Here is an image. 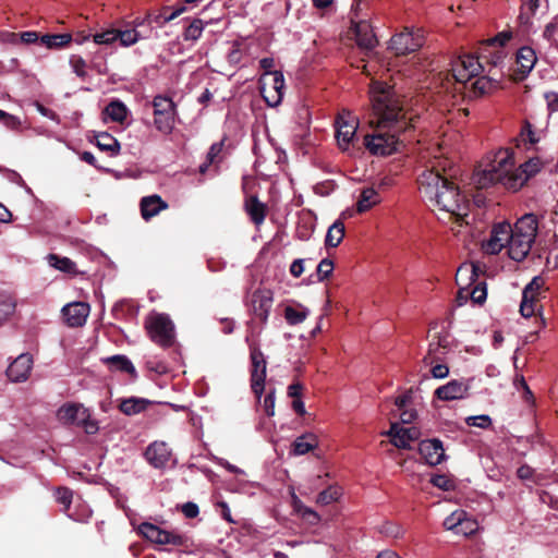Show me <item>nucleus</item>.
Masks as SVG:
<instances>
[{
    "label": "nucleus",
    "instance_id": "44",
    "mask_svg": "<svg viewBox=\"0 0 558 558\" xmlns=\"http://www.w3.org/2000/svg\"><path fill=\"white\" fill-rule=\"evenodd\" d=\"M204 31V22L201 19H195L192 23L185 28L183 33L184 40H197Z\"/></svg>",
    "mask_w": 558,
    "mask_h": 558
},
{
    "label": "nucleus",
    "instance_id": "16",
    "mask_svg": "<svg viewBox=\"0 0 558 558\" xmlns=\"http://www.w3.org/2000/svg\"><path fill=\"white\" fill-rule=\"evenodd\" d=\"M284 76L281 71H275L265 82H260V94L270 107L280 105L283 97Z\"/></svg>",
    "mask_w": 558,
    "mask_h": 558
},
{
    "label": "nucleus",
    "instance_id": "25",
    "mask_svg": "<svg viewBox=\"0 0 558 558\" xmlns=\"http://www.w3.org/2000/svg\"><path fill=\"white\" fill-rule=\"evenodd\" d=\"M89 305L84 302H72L62 307V315L68 326L82 327L88 317Z\"/></svg>",
    "mask_w": 558,
    "mask_h": 558
},
{
    "label": "nucleus",
    "instance_id": "50",
    "mask_svg": "<svg viewBox=\"0 0 558 558\" xmlns=\"http://www.w3.org/2000/svg\"><path fill=\"white\" fill-rule=\"evenodd\" d=\"M465 423L469 426H475L486 429L492 426V417L487 414L471 415L465 418Z\"/></svg>",
    "mask_w": 558,
    "mask_h": 558
},
{
    "label": "nucleus",
    "instance_id": "4",
    "mask_svg": "<svg viewBox=\"0 0 558 558\" xmlns=\"http://www.w3.org/2000/svg\"><path fill=\"white\" fill-rule=\"evenodd\" d=\"M484 69L478 58L474 56L464 54L451 63V73L456 82L466 84L472 78L476 80L472 83L475 95H483L492 92L497 87L499 80L490 76H478Z\"/></svg>",
    "mask_w": 558,
    "mask_h": 558
},
{
    "label": "nucleus",
    "instance_id": "39",
    "mask_svg": "<svg viewBox=\"0 0 558 558\" xmlns=\"http://www.w3.org/2000/svg\"><path fill=\"white\" fill-rule=\"evenodd\" d=\"M47 260L51 267L62 272L74 274L76 271L75 263L69 257H61L57 254H49L47 256Z\"/></svg>",
    "mask_w": 558,
    "mask_h": 558
},
{
    "label": "nucleus",
    "instance_id": "51",
    "mask_svg": "<svg viewBox=\"0 0 558 558\" xmlns=\"http://www.w3.org/2000/svg\"><path fill=\"white\" fill-rule=\"evenodd\" d=\"M73 498V492L68 487H58L56 489V499L64 506V510H69Z\"/></svg>",
    "mask_w": 558,
    "mask_h": 558
},
{
    "label": "nucleus",
    "instance_id": "43",
    "mask_svg": "<svg viewBox=\"0 0 558 558\" xmlns=\"http://www.w3.org/2000/svg\"><path fill=\"white\" fill-rule=\"evenodd\" d=\"M307 438H312V435H303L298 437L293 442V449L292 452L295 456H303L307 452H310L315 447L314 441H307Z\"/></svg>",
    "mask_w": 558,
    "mask_h": 558
},
{
    "label": "nucleus",
    "instance_id": "46",
    "mask_svg": "<svg viewBox=\"0 0 558 558\" xmlns=\"http://www.w3.org/2000/svg\"><path fill=\"white\" fill-rule=\"evenodd\" d=\"M93 41L96 45L110 46L117 41V29L110 28L93 35Z\"/></svg>",
    "mask_w": 558,
    "mask_h": 558
},
{
    "label": "nucleus",
    "instance_id": "31",
    "mask_svg": "<svg viewBox=\"0 0 558 558\" xmlns=\"http://www.w3.org/2000/svg\"><path fill=\"white\" fill-rule=\"evenodd\" d=\"M536 53L531 47H522L517 52V64L522 75H527L536 63Z\"/></svg>",
    "mask_w": 558,
    "mask_h": 558
},
{
    "label": "nucleus",
    "instance_id": "56",
    "mask_svg": "<svg viewBox=\"0 0 558 558\" xmlns=\"http://www.w3.org/2000/svg\"><path fill=\"white\" fill-rule=\"evenodd\" d=\"M259 66L264 70L263 75L259 78L260 82H265V80H268L270 75L275 72L272 68L275 66V59L274 58H263L259 61Z\"/></svg>",
    "mask_w": 558,
    "mask_h": 558
},
{
    "label": "nucleus",
    "instance_id": "7",
    "mask_svg": "<svg viewBox=\"0 0 558 558\" xmlns=\"http://www.w3.org/2000/svg\"><path fill=\"white\" fill-rule=\"evenodd\" d=\"M151 106L154 109L155 129L165 135L171 134L175 126V118L178 114L177 106L173 100L163 95H156L153 98Z\"/></svg>",
    "mask_w": 558,
    "mask_h": 558
},
{
    "label": "nucleus",
    "instance_id": "23",
    "mask_svg": "<svg viewBox=\"0 0 558 558\" xmlns=\"http://www.w3.org/2000/svg\"><path fill=\"white\" fill-rule=\"evenodd\" d=\"M33 367V356L29 353L20 354L7 368V376L11 381H25Z\"/></svg>",
    "mask_w": 558,
    "mask_h": 558
},
{
    "label": "nucleus",
    "instance_id": "55",
    "mask_svg": "<svg viewBox=\"0 0 558 558\" xmlns=\"http://www.w3.org/2000/svg\"><path fill=\"white\" fill-rule=\"evenodd\" d=\"M521 17L523 15H526L529 19L530 16L534 15L539 8V0H521Z\"/></svg>",
    "mask_w": 558,
    "mask_h": 558
},
{
    "label": "nucleus",
    "instance_id": "53",
    "mask_svg": "<svg viewBox=\"0 0 558 558\" xmlns=\"http://www.w3.org/2000/svg\"><path fill=\"white\" fill-rule=\"evenodd\" d=\"M333 270V263L332 260L328 258H324L319 262L317 265V277L318 281H324L326 278H328Z\"/></svg>",
    "mask_w": 558,
    "mask_h": 558
},
{
    "label": "nucleus",
    "instance_id": "36",
    "mask_svg": "<svg viewBox=\"0 0 558 558\" xmlns=\"http://www.w3.org/2000/svg\"><path fill=\"white\" fill-rule=\"evenodd\" d=\"M480 50V56L477 58L485 59L486 62L492 64L494 68L500 66L507 56L505 49H498L497 47L487 49L486 43H482Z\"/></svg>",
    "mask_w": 558,
    "mask_h": 558
},
{
    "label": "nucleus",
    "instance_id": "52",
    "mask_svg": "<svg viewBox=\"0 0 558 558\" xmlns=\"http://www.w3.org/2000/svg\"><path fill=\"white\" fill-rule=\"evenodd\" d=\"M521 137L524 142H529L532 145L541 141V136L533 130V125L529 121H525L521 130Z\"/></svg>",
    "mask_w": 558,
    "mask_h": 558
},
{
    "label": "nucleus",
    "instance_id": "33",
    "mask_svg": "<svg viewBox=\"0 0 558 558\" xmlns=\"http://www.w3.org/2000/svg\"><path fill=\"white\" fill-rule=\"evenodd\" d=\"M96 146L104 151L110 154V156H116L120 151V143L113 137L111 134L107 132H101L95 136Z\"/></svg>",
    "mask_w": 558,
    "mask_h": 558
},
{
    "label": "nucleus",
    "instance_id": "64",
    "mask_svg": "<svg viewBox=\"0 0 558 558\" xmlns=\"http://www.w3.org/2000/svg\"><path fill=\"white\" fill-rule=\"evenodd\" d=\"M432 376L437 379H444L449 375V367L445 364H437L432 367Z\"/></svg>",
    "mask_w": 558,
    "mask_h": 558
},
{
    "label": "nucleus",
    "instance_id": "35",
    "mask_svg": "<svg viewBox=\"0 0 558 558\" xmlns=\"http://www.w3.org/2000/svg\"><path fill=\"white\" fill-rule=\"evenodd\" d=\"M104 113L108 116L112 121L122 123L128 118L129 109L124 102L116 99L110 101L105 107Z\"/></svg>",
    "mask_w": 558,
    "mask_h": 558
},
{
    "label": "nucleus",
    "instance_id": "45",
    "mask_svg": "<svg viewBox=\"0 0 558 558\" xmlns=\"http://www.w3.org/2000/svg\"><path fill=\"white\" fill-rule=\"evenodd\" d=\"M512 38V32L510 31H502L498 33L496 36L485 40L486 48H498L504 49L505 45Z\"/></svg>",
    "mask_w": 558,
    "mask_h": 558
},
{
    "label": "nucleus",
    "instance_id": "6",
    "mask_svg": "<svg viewBox=\"0 0 558 558\" xmlns=\"http://www.w3.org/2000/svg\"><path fill=\"white\" fill-rule=\"evenodd\" d=\"M148 336L161 348H170L175 340V328L170 316L165 313H153L145 322Z\"/></svg>",
    "mask_w": 558,
    "mask_h": 558
},
{
    "label": "nucleus",
    "instance_id": "49",
    "mask_svg": "<svg viewBox=\"0 0 558 558\" xmlns=\"http://www.w3.org/2000/svg\"><path fill=\"white\" fill-rule=\"evenodd\" d=\"M69 63L71 65L72 71L78 76V77H85L87 75L86 72V61L83 57L78 54H72L70 57Z\"/></svg>",
    "mask_w": 558,
    "mask_h": 558
},
{
    "label": "nucleus",
    "instance_id": "17",
    "mask_svg": "<svg viewBox=\"0 0 558 558\" xmlns=\"http://www.w3.org/2000/svg\"><path fill=\"white\" fill-rule=\"evenodd\" d=\"M544 167L539 157H532L519 168L514 169L512 181H508V190H520L531 178L535 177Z\"/></svg>",
    "mask_w": 558,
    "mask_h": 558
},
{
    "label": "nucleus",
    "instance_id": "1",
    "mask_svg": "<svg viewBox=\"0 0 558 558\" xmlns=\"http://www.w3.org/2000/svg\"><path fill=\"white\" fill-rule=\"evenodd\" d=\"M371 95L378 117V130L364 137V145L374 156H389L397 153L403 145L400 134L407 131L408 122L391 86L375 82L372 85Z\"/></svg>",
    "mask_w": 558,
    "mask_h": 558
},
{
    "label": "nucleus",
    "instance_id": "12",
    "mask_svg": "<svg viewBox=\"0 0 558 558\" xmlns=\"http://www.w3.org/2000/svg\"><path fill=\"white\" fill-rule=\"evenodd\" d=\"M361 10V8H352L353 15L351 22L353 24L356 44L362 49L372 50L377 45V38L371 23L360 14Z\"/></svg>",
    "mask_w": 558,
    "mask_h": 558
},
{
    "label": "nucleus",
    "instance_id": "40",
    "mask_svg": "<svg viewBox=\"0 0 558 558\" xmlns=\"http://www.w3.org/2000/svg\"><path fill=\"white\" fill-rule=\"evenodd\" d=\"M246 210L251 220L256 226H259L264 222L266 216L265 206L257 199V197H252L250 199V202L246 204Z\"/></svg>",
    "mask_w": 558,
    "mask_h": 558
},
{
    "label": "nucleus",
    "instance_id": "13",
    "mask_svg": "<svg viewBox=\"0 0 558 558\" xmlns=\"http://www.w3.org/2000/svg\"><path fill=\"white\" fill-rule=\"evenodd\" d=\"M447 531L458 536H470L478 530V523L464 510H456L450 513L442 523Z\"/></svg>",
    "mask_w": 558,
    "mask_h": 558
},
{
    "label": "nucleus",
    "instance_id": "14",
    "mask_svg": "<svg viewBox=\"0 0 558 558\" xmlns=\"http://www.w3.org/2000/svg\"><path fill=\"white\" fill-rule=\"evenodd\" d=\"M359 122L349 111H342L336 119V138L341 150H348L355 137Z\"/></svg>",
    "mask_w": 558,
    "mask_h": 558
},
{
    "label": "nucleus",
    "instance_id": "20",
    "mask_svg": "<svg viewBox=\"0 0 558 558\" xmlns=\"http://www.w3.org/2000/svg\"><path fill=\"white\" fill-rule=\"evenodd\" d=\"M470 380L451 379L435 390V397L442 401L461 400L469 396Z\"/></svg>",
    "mask_w": 558,
    "mask_h": 558
},
{
    "label": "nucleus",
    "instance_id": "11",
    "mask_svg": "<svg viewBox=\"0 0 558 558\" xmlns=\"http://www.w3.org/2000/svg\"><path fill=\"white\" fill-rule=\"evenodd\" d=\"M138 532L146 539L158 545L182 546L185 544V536H183L182 534L175 531L162 530L159 526L149 522H143L138 526Z\"/></svg>",
    "mask_w": 558,
    "mask_h": 558
},
{
    "label": "nucleus",
    "instance_id": "38",
    "mask_svg": "<svg viewBox=\"0 0 558 558\" xmlns=\"http://www.w3.org/2000/svg\"><path fill=\"white\" fill-rule=\"evenodd\" d=\"M308 315L310 310L301 304H299L296 307L287 306L284 308V318L287 323L291 326L303 323Z\"/></svg>",
    "mask_w": 558,
    "mask_h": 558
},
{
    "label": "nucleus",
    "instance_id": "62",
    "mask_svg": "<svg viewBox=\"0 0 558 558\" xmlns=\"http://www.w3.org/2000/svg\"><path fill=\"white\" fill-rule=\"evenodd\" d=\"M215 462L225 468L227 471L231 472V473H234V474H240V475H244L245 474V471L238 468L236 465L234 464H231L229 461H227L226 459L223 458H215Z\"/></svg>",
    "mask_w": 558,
    "mask_h": 558
},
{
    "label": "nucleus",
    "instance_id": "34",
    "mask_svg": "<svg viewBox=\"0 0 558 558\" xmlns=\"http://www.w3.org/2000/svg\"><path fill=\"white\" fill-rule=\"evenodd\" d=\"M149 401L144 398L131 397L120 403V411L125 415H135L146 410Z\"/></svg>",
    "mask_w": 558,
    "mask_h": 558
},
{
    "label": "nucleus",
    "instance_id": "27",
    "mask_svg": "<svg viewBox=\"0 0 558 558\" xmlns=\"http://www.w3.org/2000/svg\"><path fill=\"white\" fill-rule=\"evenodd\" d=\"M140 207L143 219L147 221L158 215L161 210L167 209L168 204L159 195L154 194L143 197L141 199Z\"/></svg>",
    "mask_w": 558,
    "mask_h": 558
},
{
    "label": "nucleus",
    "instance_id": "2",
    "mask_svg": "<svg viewBox=\"0 0 558 558\" xmlns=\"http://www.w3.org/2000/svg\"><path fill=\"white\" fill-rule=\"evenodd\" d=\"M420 190L439 210L457 218H463L469 213V201L460 190L439 172L425 170L418 178Z\"/></svg>",
    "mask_w": 558,
    "mask_h": 558
},
{
    "label": "nucleus",
    "instance_id": "37",
    "mask_svg": "<svg viewBox=\"0 0 558 558\" xmlns=\"http://www.w3.org/2000/svg\"><path fill=\"white\" fill-rule=\"evenodd\" d=\"M344 236V223L341 220H336L328 229L325 244L329 247H337Z\"/></svg>",
    "mask_w": 558,
    "mask_h": 558
},
{
    "label": "nucleus",
    "instance_id": "30",
    "mask_svg": "<svg viewBox=\"0 0 558 558\" xmlns=\"http://www.w3.org/2000/svg\"><path fill=\"white\" fill-rule=\"evenodd\" d=\"M380 202L381 197L377 190H375L373 186L364 187L361 191L359 201L356 203V210L360 214L365 213Z\"/></svg>",
    "mask_w": 558,
    "mask_h": 558
},
{
    "label": "nucleus",
    "instance_id": "18",
    "mask_svg": "<svg viewBox=\"0 0 558 558\" xmlns=\"http://www.w3.org/2000/svg\"><path fill=\"white\" fill-rule=\"evenodd\" d=\"M511 240V225L502 221L496 223L490 232V238L485 244V251L489 254H498L502 248L508 247Z\"/></svg>",
    "mask_w": 558,
    "mask_h": 558
},
{
    "label": "nucleus",
    "instance_id": "22",
    "mask_svg": "<svg viewBox=\"0 0 558 558\" xmlns=\"http://www.w3.org/2000/svg\"><path fill=\"white\" fill-rule=\"evenodd\" d=\"M544 280L542 277H534L522 291V301L520 304V312L522 316L530 317L535 311V301L541 291Z\"/></svg>",
    "mask_w": 558,
    "mask_h": 558
},
{
    "label": "nucleus",
    "instance_id": "26",
    "mask_svg": "<svg viewBox=\"0 0 558 558\" xmlns=\"http://www.w3.org/2000/svg\"><path fill=\"white\" fill-rule=\"evenodd\" d=\"M86 409L87 408L81 403H65L57 411V417L63 425L77 426Z\"/></svg>",
    "mask_w": 558,
    "mask_h": 558
},
{
    "label": "nucleus",
    "instance_id": "15",
    "mask_svg": "<svg viewBox=\"0 0 558 558\" xmlns=\"http://www.w3.org/2000/svg\"><path fill=\"white\" fill-rule=\"evenodd\" d=\"M423 43L424 38L418 32L414 33L405 28L403 32L391 37L389 48L395 51L396 54H407L420 49Z\"/></svg>",
    "mask_w": 558,
    "mask_h": 558
},
{
    "label": "nucleus",
    "instance_id": "60",
    "mask_svg": "<svg viewBox=\"0 0 558 558\" xmlns=\"http://www.w3.org/2000/svg\"><path fill=\"white\" fill-rule=\"evenodd\" d=\"M181 510H182V513L187 519L196 518L199 513L198 506L193 501H187V502L183 504Z\"/></svg>",
    "mask_w": 558,
    "mask_h": 558
},
{
    "label": "nucleus",
    "instance_id": "59",
    "mask_svg": "<svg viewBox=\"0 0 558 558\" xmlns=\"http://www.w3.org/2000/svg\"><path fill=\"white\" fill-rule=\"evenodd\" d=\"M222 147H223V141L211 144L208 153L206 154L205 160H207L208 162L215 163L217 157L222 151Z\"/></svg>",
    "mask_w": 558,
    "mask_h": 558
},
{
    "label": "nucleus",
    "instance_id": "48",
    "mask_svg": "<svg viewBox=\"0 0 558 558\" xmlns=\"http://www.w3.org/2000/svg\"><path fill=\"white\" fill-rule=\"evenodd\" d=\"M165 11H170V7H163L159 13H147L149 28H154V25H156L157 27H162L167 24V19H165ZM154 34L157 35L155 29H153V35Z\"/></svg>",
    "mask_w": 558,
    "mask_h": 558
},
{
    "label": "nucleus",
    "instance_id": "63",
    "mask_svg": "<svg viewBox=\"0 0 558 558\" xmlns=\"http://www.w3.org/2000/svg\"><path fill=\"white\" fill-rule=\"evenodd\" d=\"M0 43L9 45H19V33L9 31L0 32Z\"/></svg>",
    "mask_w": 558,
    "mask_h": 558
},
{
    "label": "nucleus",
    "instance_id": "24",
    "mask_svg": "<svg viewBox=\"0 0 558 558\" xmlns=\"http://www.w3.org/2000/svg\"><path fill=\"white\" fill-rule=\"evenodd\" d=\"M385 434L391 438L392 445L400 449H410L411 442L418 437L415 427H401L398 423H392Z\"/></svg>",
    "mask_w": 558,
    "mask_h": 558
},
{
    "label": "nucleus",
    "instance_id": "54",
    "mask_svg": "<svg viewBox=\"0 0 558 558\" xmlns=\"http://www.w3.org/2000/svg\"><path fill=\"white\" fill-rule=\"evenodd\" d=\"M430 483L442 490H450L453 488V483L451 480H449L446 475L437 474L432 476Z\"/></svg>",
    "mask_w": 558,
    "mask_h": 558
},
{
    "label": "nucleus",
    "instance_id": "57",
    "mask_svg": "<svg viewBox=\"0 0 558 558\" xmlns=\"http://www.w3.org/2000/svg\"><path fill=\"white\" fill-rule=\"evenodd\" d=\"M275 402H276V397H275V390L272 389L265 396L264 403H263L264 411L268 416L275 415Z\"/></svg>",
    "mask_w": 558,
    "mask_h": 558
},
{
    "label": "nucleus",
    "instance_id": "3",
    "mask_svg": "<svg viewBox=\"0 0 558 558\" xmlns=\"http://www.w3.org/2000/svg\"><path fill=\"white\" fill-rule=\"evenodd\" d=\"M513 172V153L508 148H500L487 157L483 169H478L474 173L473 182L478 189L501 184L508 190V181H512Z\"/></svg>",
    "mask_w": 558,
    "mask_h": 558
},
{
    "label": "nucleus",
    "instance_id": "32",
    "mask_svg": "<svg viewBox=\"0 0 558 558\" xmlns=\"http://www.w3.org/2000/svg\"><path fill=\"white\" fill-rule=\"evenodd\" d=\"M73 40L69 33L45 34L40 36L39 43L48 49H61L66 47Z\"/></svg>",
    "mask_w": 558,
    "mask_h": 558
},
{
    "label": "nucleus",
    "instance_id": "29",
    "mask_svg": "<svg viewBox=\"0 0 558 558\" xmlns=\"http://www.w3.org/2000/svg\"><path fill=\"white\" fill-rule=\"evenodd\" d=\"M102 361L113 372L126 373L133 377H136L135 366L133 365L132 361L126 355L117 354V355L105 357Z\"/></svg>",
    "mask_w": 558,
    "mask_h": 558
},
{
    "label": "nucleus",
    "instance_id": "58",
    "mask_svg": "<svg viewBox=\"0 0 558 558\" xmlns=\"http://www.w3.org/2000/svg\"><path fill=\"white\" fill-rule=\"evenodd\" d=\"M40 36L35 31H26L19 33V44L31 45L39 41Z\"/></svg>",
    "mask_w": 558,
    "mask_h": 558
},
{
    "label": "nucleus",
    "instance_id": "5",
    "mask_svg": "<svg viewBox=\"0 0 558 558\" xmlns=\"http://www.w3.org/2000/svg\"><path fill=\"white\" fill-rule=\"evenodd\" d=\"M537 218L533 214L521 217L511 227V240H509L508 255L515 262L523 260L532 248L537 234Z\"/></svg>",
    "mask_w": 558,
    "mask_h": 558
},
{
    "label": "nucleus",
    "instance_id": "21",
    "mask_svg": "<svg viewBox=\"0 0 558 558\" xmlns=\"http://www.w3.org/2000/svg\"><path fill=\"white\" fill-rule=\"evenodd\" d=\"M418 452L424 461L432 466L440 464L447 458L442 442L437 438L422 440L418 445Z\"/></svg>",
    "mask_w": 558,
    "mask_h": 558
},
{
    "label": "nucleus",
    "instance_id": "9",
    "mask_svg": "<svg viewBox=\"0 0 558 558\" xmlns=\"http://www.w3.org/2000/svg\"><path fill=\"white\" fill-rule=\"evenodd\" d=\"M251 359V388L255 396L260 399L265 390L267 362L262 350L250 344Z\"/></svg>",
    "mask_w": 558,
    "mask_h": 558
},
{
    "label": "nucleus",
    "instance_id": "42",
    "mask_svg": "<svg viewBox=\"0 0 558 558\" xmlns=\"http://www.w3.org/2000/svg\"><path fill=\"white\" fill-rule=\"evenodd\" d=\"M16 303L8 292H0V323L5 320L15 310Z\"/></svg>",
    "mask_w": 558,
    "mask_h": 558
},
{
    "label": "nucleus",
    "instance_id": "41",
    "mask_svg": "<svg viewBox=\"0 0 558 558\" xmlns=\"http://www.w3.org/2000/svg\"><path fill=\"white\" fill-rule=\"evenodd\" d=\"M341 487L331 485L318 494L316 501L322 506H327L330 505L331 502L337 501L341 497Z\"/></svg>",
    "mask_w": 558,
    "mask_h": 558
},
{
    "label": "nucleus",
    "instance_id": "47",
    "mask_svg": "<svg viewBox=\"0 0 558 558\" xmlns=\"http://www.w3.org/2000/svg\"><path fill=\"white\" fill-rule=\"evenodd\" d=\"M77 426L82 427L88 435H94L99 430L98 422L92 417L88 409L85 410V414L80 418Z\"/></svg>",
    "mask_w": 558,
    "mask_h": 558
},
{
    "label": "nucleus",
    "instance_id": "8",
    "mask_svg": "<svg viewBox=\"0 0 558 558\" xmlns=\"http://www.w3.org/2000/svg\"><path fill=\"white\" fill-rule=\"evenodd\" d=\"M477 278V267L474 264L461 265L456 274V282L460 287L459 299L471 296L472 301L476 304H482L487 298V289L485 283H477L471 291L462 288L469 281L473 282Z\"/></svg>",
    "mask_w": 558,
    "mask_h": 558
},
{
    "label": "nucleus",
    "instance_id": "61",
    "mask_svg": "<svg viewBox=\"0 0 558 558\" xmlns=\"http://www.w3.org/2000/svg\"><path fill=\"white\" fill-rule=\"evenodd\" d=\"M35 107L37 109V111L43 116V117H46L48 118L49 120L51 121H54L57 123L60 122L59 120V116L51 109L45 107L44 105H41L40 102H35Z\"/></svg>",
    "mask_w": 558,
    "mask_h": 558
},
{
    "label": "nucleus",
    "instance_id": "28",
    "mask_svg": "<svg viewBox=\"0 0 558 558\" xmlns=\"http://www.w3.org/2000/svg\"><path fill=\"white\" fill-rule=\"evenodd\" d=\"M153 36V28L147 32L135 28L117 29V40L122 47H131L140 40L148 39Z\"/></svg>",
    "mask_w": 558,
    "mask_h": 558
},
{
    "label": "nucleus",
    "instance_id": "19",
    "mask_svg": "<svg viewBox=\"0 0 558 558\" xmlns=\"http://www.w3.org/2000/svg\"><path fill=\"white\" fill-rule=\"evenodd\" d=\"M146 461L155 469H165L172 459V451L165 441H153L144 452Z\"/></svg>",
    "mask_w": 558,
    "mask_h": 558
},
{
    "label": "nucleus",
    "instance_id": "10",
    "mask_svg": "<svg viewBox=\"0 0 558 558\" xmlns=\"http://www.w3.org/2000/svg\"><path fill=\"white\" fill-rule=\"evenodd\" d=\"M246 304L251 313L263 324H266L274 304V293L270 289L257 288L247 295Z\"/></svg>",
    "mask_w": 558,
    "mask_h": 558
}]
</instances>
